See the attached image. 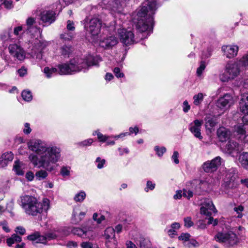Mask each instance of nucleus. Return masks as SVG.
I'll return each mask as SVG.
<instances>
[{
    "instance_id": "1",
    "label": "nucleus",
    "mask_w": 248,
    "mask_h": 248,
    "mask_svg": "<svg viewBox=\"0 0 248 248\" xmlns=\"http://www.w3.org/2000/svg\"><path fill=\"white\" fill-rule=\"evenodd\" d=\"M30 150L36 155L31 154L29 159L34 166L43 168L45 170L37 171L35 174L36 179L41 180L48 175L46 171H52L54 170V164L60 160L61 150L56 145H48L40 140L33 139L28 142Z\"/></svg>"
},
{
    "instance_id": "2",
    "label": "nucleus",
    "mask_w": 248,
    "mask_h": 248,
    "mask_svg": "<svg viewBox=\"0 0 248 248\" xmlns=\"http://www.w3.org/2000/svg\"><path fill=\"white\" fill-rule=\"evenodd\" d=\"M147 6H143L137 14L138 22L136 29L140 33L147 32L153 30L154 26L153 15L156 11V4L155 0H147Z\"/></svg>"
},
{
    "instance_id": "3",
    "label": "nucleus",
    "mask_w": 248,
    "mask_h": 248,
    "mask_svg": "<svg viewBox=\"0 0 248 248\" xmlns=\"http://www.w3.org/2000/svg\"><path fill=\"white\" fill-rule=\"evenodd\" d=\"M102 61L100 57L88 56L86 60L76 58L70 60L69 63H65L58 65L60 75H72L81 71L83 69H87L93 65H98Z\"/></svg>"
},
{
    "instance_id": "4",
    "label": "nucleus",
    "mask_w": 248,
    "mask_h": 248,
    "mask_svg": "<svg viewBox=\"0 0 248 248\" xmlns=\"http://www.w3.org/2000/svg\"><path fill=\"white\" fill-rule=\"evenodd\" d=\"M241 63V60L239 62L227 63L225 67L224 72L219 76L220 80L223 82H226L235 79L240 74Z\"/></svg>"
},
{
    "instance_id": "5",
    "label": "nucleus",
    "mask_w": 248,
    "mask_h": 248,
    "mask_svg": "<svg viewBox=\"0 0 248 248\" xmlns=\"http://www.w3.org/2000/svg\"><path fill=\"white\" fill-rule=\"evenodd\" d=\"M110 30L114 31H115L116 30H118L120 41L126 46L137 43L140 40L144 38L143 34H141V36H140L139 37L137 36L135 37L132 31H127L124 29L119 28L118 26L116 24V21H114L113 24L110 25Z\"/></svg>"
},
{
    "instance_id": "6",
    "label": "nucleus",
    "mask_w": 248,
    "mask_h": 248,
    "mask_svg": "<svg viewBox=\"0 0 248 248\" xmlns=\"http://www.w3.org/2000/svg\"><path fill=\"white\" fill-rule=\"evenodd\" d=\"M84 28L86 30L87 35L91 37V40L93 42H96L101 31V20L97 17H93L91 19L86 18L84 20Z\"/></svg>"
},
{
    "instance_id": "7",
    "label": "nucleus",
    "mask_w": 248,
    "mask_h": 248,
    "mask_svg": "<svg viewBox=\"0 0 248 248\" xmlns=\"http://www.w3.org/2000/svg\"><path fill=\"white\" fill-rule=\"evenodd\" d=\"M215 240L226 247H233L239 243L236 234L232 232H219L215 236Z\"/></svg>"
},
{
    "instance_id": "8",
    "label": "nucleus",
    "mask_w": 248,
    "mask_h": 248,
    "mask_svg": "<svg viewBox=\"0 0 248 248\" xmlns=\"http://www.w3.org/2000/svg\"><path fill=\"white\" fill-rule=\"evenodd\" d=\"M50 207V202L48 199L45 198L42 202L37 201L35 204L33 205L28 215L32 216H36L42 214L43 212H46Z\"/></svg>"
},
{
    "instance_id": "9",
    "label": "nucleus",
    "mask_w": 248,
    "mask_h": 248,
    "mask_svg": "<svg viewBox=\"0 0 248 248\" xmlns=\"http://www.w3.org/2000/svg\"><path fill=\"white\" fill-rule=\"evenodd\" d=\"M235 99L230 93H226L220 97L217 102V106L221 109H228L234 104Z\"/></svg>"
},
{
    "instance_id": "10",
    "label": "nucleus",
    "mask_w": 248,
    "mask_h": 248,
    "mask_svg": "<svg viewBox=\"0 0 248 248\" xmlns=\"http://www.w3.org/2000/svg\"><path fill=\"white\" fill-rule=\"evenodd\" d=\"M21 206L25 212L28 214L33 205L35 204L37 199L32 196L25 195L21 197Z\"/></svg>"
},
{
    "instance_id": "11",
    "label": "nucleus",
    "mask_w": 248,
    "mask_h": 248,
    "mask_svg": "<svg viewBox=\"0 0 248 248\" xmlns=\"http://www.w3.org/2000/svg\"><path fill=\"white\" fill-rule=\"evenodd\" d=\"M45 46V45L43 42L38 39H35L33 42L29 54L33 58L40 59L42 58L41 51Z\"/></svg>"
},
{
    "instance_id": "12",
    "label": "nucleus",
    "mask_w": 248,
    "mask_h": 248,
    "mask_svg": "<svg viewBox=\"0 0 248 248\" xmlns=\"http://www.w3.org/2000/svg\"><path fill=\"white\" fill-rule=\"evenodd\" d=\"M221 160L222 159L220 156H217L211 161H208L204 163L202 168L206 172L215 171L221 165Z\"/></svg>"
},
{
    "instance_id": "13",
    "label": "nucleus",
    "mask_w": 248,
    "mask_h": 248,
    "mask_svg": "<svg viewBox=\"0 0 248 248\" xmlns=\"http://www.w3.org/2000/svg\"><path fill=\"white\" fill-rule=\"evenodd\" d=\"M8 49L10 54L19 61H22L25 58V52L23 49L17 44L9 45Z\"/></svg>"
},
{
    "instance_id": "14",
    "label": "nucleus",
    "mask_w": 248,
    "mask_h": 248,
    "mask_svg": "<svg viewBox=\"0 0 248 248\" xmlns=\"http://www.w3.org/2000/svg\"><path fill=\"white\" fill-rule=\"evenodd\" d=\"M124 0H102V3L105 8L115 13L121 12L122 7L121 2Z\"/></svg>"
},
{
    "instance_id": "15",
    "label": "nucleus",
    "mask_w": 248,
    "mask_h": 248,
    "mask_svg": "<svg viewBox=\"0 0 248 248\" xmlns=\"http://www.w3.org/2000/svg\"><path fill=\"white\" fill-rule=\"evenodd\" d=\"M118 43V39L115 36L111 35L100 39L99 45L105 49H109L112 48Z\"/></svg>"
},
{
    "instance_id": "16",
    "label": "nucleus",
    "mask_w": 248,
    "mask_h": 248,
    "mask_svg": "<svg viewBox=\"0 0 248 248\" xmlns=\"http://www.w3.org/2000/svg\"><path fill=\"white\" fill-rule=\"evenodd\" d=\"M212 212L217 213V210L215 208L212 201L210 199H205L202 204L200 212L206 216H210Z\"/></svg>"
},
{
    "instance_id": "17",
    "label": "nucleus",
    "mask_w": 248,
    "mask_h": 248,
    "mask_svg": "<svg viewBox=\"0 0 248 248\" xmlns=\"http://www.w3.org/2000/svg\"><path fill=\"white\" fill-rule=\"evenodd\" d=\"M221 50L224 56L227 58L231 59L237 56L239 47L237 45L223 46L221 47Z\"/></svg>"
},
{
    "instance_id": "18",
    "label": "nucleus",
    "mask_w": 248,
    "mask_h": 248,
    "mask_svg": "<svg viewBox=\"0 0 248 248\" xmlns=\"http://www.w3.org/2000/svg\"><path fill=\"white\" fill-rule=\"evenodd\" d=\"M202 124V121L195 120L190 124L189 127L190 131L196 138L201 140L202 139V136L201 135V129Z\"/></svg>"
},
{
    "instance_id": "19",
    "label": "nucleus",
    "mask_w": 248,
    "mask_h": 248,
    "mask_svg": "<svg viewBox=\"0 0 248 248\" xmlns=\"http://www.w3.org/2000/svg\"><path fill=\"white\" fill-rule=\"evenodd\" d=\"M224 151L228 154L239 152L243 150V145L233 140H230L226 144Z\"/></svg>"
},
{
    "instance_id": "20",
    "label": "nucleus",
    "mask_w": 248,
    "mask_h": 248,
    "mask_svg": "<svg viewBox=\"0 0 248 248\" xmlns=\"http://www.w3.org/2000/svg\"><path fill=\"white\" fill-rule=\"evenodd\" d=\"M55 15L52 10L44 11L41 14V20L46 24L50 25L55 21Z\"/></svg>"
},
{
    "instance_id": "21",
    "label": "nucleus",
    "mask_w": 248,
    "mask_h": 248,
    "mask_svg": "<svg viewBox=\"0 0 248 248\" xmlns=\"http://www.w3.org/2000/svg\"><path fill=\"white\" fill-rule=\"evenodd\" d=\"M234 132L240 135L239 138L245 139L247 136V131L248 130V124L241 123L234 126Z\"/></svg>"
},
{
    "instance_id": "22",
    "label": "nucleus",
    "mask_w": 248,
    "mask_h": 248,
    "mask_svg": "<svg viewBox=\"0 0 248 248\" xmlns=\"http://www.w3.org/2000/svg\"><path fill=\"white\" fill-rule=\"evenodd\" d=\"M86 213L81 211L79 207L74 208L72 214V221L75 224L79 223L84 217Z\"/></svg>"
},
{
    "instance_id": "23",
    "label": "nucleus",
    "mask_w": 248,
    "mask_h": 248,
    "mask_svg": "<svg viewBox=\"0 0 248 248\" xmlns=\"http://www.w3.org/2000/svg\"><path fill=\"white\" fill-rule=\"evenodd\" d=\"M231 135V132L224 127H220L217 130V136L221 142H224L228 140Z\"/></svg>"
},
{
    "instance_id": "24",
    "label": "nucleus",
    "mask_w": 248,
    "mask_h": 248,
    "mask_svg": "<svg viewBox=\"0 0 248 248\" xmlns=\"http://www.w3.org/2000/svg\"><path fill=\"white\" fill-rule=\"evenodd\" d=\"M240 108L243 113H248V93H245L241 95L240 101Z\"/></svg>"
},
{
    "instance_id": "25",
    "label": "nucleus",
    "mask_w": 248,
    "mask_h": 248,
    "mask_svg": "<svg viewBox=\"0 0 248 248\" xmlns=\"http://www.w3.org/2000/svg\"><path fill=\"white\" fill-rule=\"evenodd\" d=\"M14 158V155L12 152H7L2 154L0 157V165L1 167H4L11 162Z\"/></svg>"
},
{
    "instance_id": "26",
    "label": "nucleus",
    "mask_w": 248,
    "mask_h": 248,
    "mask_svg": "<svg viewBox=\"0 0 248 248\" xmlns=\"http://www.w3.org/2000/svg\"><path fill=\"white\" fill-rule=\"evenodd\" d=\"M59 236V235L55 232H48L44 235H41L39 239V242H40V243L46 244L47 241L56 239Z\"/></svg>"
},
{
    "instance_id": "27",
    "label": "nucleus",
    "mask_w": 248,
    "mask_h": 248,
    "mask_svg": "<svg viewBox=\"0 0 248 248\" xmlns=\"http://www.w3.org/2000/svg\"><path fill=\"white\" fill-rule=\"evenodd\" d=\"M71 232L74 234L77 235L83 238L89 237V236L88 235L89 232L85 229H83L80 228H73L71 230Z\"/></svg>"
},
{
    "instance_id": "28",
    "label": "nucleus",
    "mask_w": 248,
    "mask_h": 248,
    "mask_svg": "<svg viewBox=\"0 0 248 248\" xmlns=\"http://www.w3.org/2000/svg\"><path fill=\"white\" fill-rule=\"evenodd\" d=\"M238 161L244 168L248 170V153L244 152L240 154Z\"/></svg>"
},
{
    "instance_id": "29",
    "label": "nucleus",
    "mask_w": 248,
    "mask_h": 248,
    "mask_svg": "<svg viewBox=\"0 0 248 248\" xmlns=\"http://www.w3.org/2000/svg\"><path fill=\"white\" fill-rule=\"evenodd\" d=\"M72 51L71 46L63 45L60 48V53L64 58H68Z\"/></svg>"
},
{
    "instance_id": "30",
    "label": "nucleus",
    "mask_w": 248,
    "mask_h": 248,
    "mask_svg": "<svg viewBox=\"0 0 248 248\" xmlns=\"http://www.w3.org/2000/svg\"><path fill=\"white\" fill-rule=\"evenodd\" d=\"M23 164L19 161H16L15 162L13 170L16 172V174L18 175H23L24 174V171L23 170Z\"/></svg>"
},
{
    "instance_id": "31",
    "label": "nucleus",
    "mask_w": 248,
    "mask_h": 248,
    "mask_svg": "<svg viewBox=\"0 0 248 248\" xmlns=\"http://www.w3.org/2000/svg\"><path fill=\"white\" fill-rule=\"evenodd\" d=\"M57 69L54 67H46L44 69V73L47 78H50L55 75L57 72Z\"/></svg>"
},
{
    "instance_id": "32",
    "label": "nucleus",
    "mask_w": 248,
    "mask_h": 248,
    "mask_svg": "<svg viewBox=\"0 0 248 248\" xmlns=\"http://www.w3.org/2000/svg\"><path fill=\"white\" fill-rule=\"evenodd\" d=\"M22 241L21 237L16 234H13L11 237L6 240V243L8 246L11 247L15 243L20 242Z\"/></svg>"
},
{
    "instance_id": "33",
    "label": "nucleus",
    "mask_w": 248,
    "mask_h": 248,
    "mask_svg": "<svg viewBox=\"0 0 248 248\" xmlns=\"http://www.w3.org/2000/svg\"><path fill=\"white\" fill-rule=\"evenodd\" d=\"M205 127L207 129L211 130L213 127L216 126L217 124L216 120L215 118L207 117L205 119Z\"/></svg>"
},
{
    "instance_id": "34",
    "label": "nucleus",
    "mask_w": 248,
    "mask_h": 248,
    "mask_svg": "<svg viewBox=\"0 0 248 248\" xmlns=\"http://www.w3.org/2000/svg\"><path fill=\"white\" fill-rule=\"evenodd\" d=\"M104 236L106 239L109 240L115 237V230L112 227L107 228L104 232Z\"/></svg>"
},
{
    "instance_id": "35",
    "label": "nucleus",
    "mask_w": 248,
    "mask_h": 248,
    "mask_svg": "<svg viewBox=\"0 0 248 248\" xmlns=\"http://www.w3.org/2000/svg\"><path fill=\"white\" fill-rule=\"evenodd\" d=\"M40 236H41V235H40L38 232H35L33 234L28 235L27 236V239L32 241L33 244L35 243H40V242H39V239Z\"/></svg>"
},
{
    "instance_id": "36",
    "label": "nucleus",
    "mask_w": 248,
    "mask_h": 248,
    "mask_svg": "<svg viewBox=\"0 0 248 248\" xmlns=\"http://www.w3.org/2000/svg\"><path fill=\"white\" fill-rule=\"evenodd\" d=\"M203 99V95L202 93H199L193 96V104L196 106L199 105Z\"/></svg>"
},
{
    "instance_id": "37",
    "label": "nucleus",
    "mask_w": 248,
    "mask_h": 248,
    "mask_svg": "<svg viewBox=\"0 0 248 248\" xmlns=\"http://www.w3.org/2000/svg\"><path fill=\"white\" fill-rule=\"evenodd\" d=\"M22 97L26 101H31L32 99L31 93L29 90H24L22 93Z\"/></svg>"
},
{
    "instance_id": "38",
    "label": "nucleus",
    "mask_w": 248,
    "mask_h": 248,
    "mask_svg": "<svg viewBox=\"0 0 248 248\" xmlns=\"http://www.w3.org/2000/svg\"><path fill=\"white\" fill-rule=\"evenodd\" d=\"M74 36V33L72 32H64L60 35V37L63 41H70Z\"/></svg>"
},
{
    "instance_id": "39",
    "label": "nucleus",
    "mask_w": 248,
    "mask_h": 248,
    "mask_svg": "<svg viewBox=\"0 0 248 248\" xmlns=\"http://www.w3.org/2000/svg\"><path fill=\"white\" fill-rule=\"evenodd\" d=\"M86 193L83 191H81L79 193L76 194L74 197V200L76 202H82L86 197Z\"/></svg>"
},
{
    "instance_id": "40",
    "label": "nucleus",
    "mask_w": 248,
    "mask_h": 248,
    "mask_svg": "<svg viewBox=\"0 0 248 248\" xmlns=\"http://www.w3.org/2000/svg\"><path fill=\"white\" fill-rule=\"evenodd\" d=\"M93 135H96L97 136V138H98V140L100 142H105L108 139V136H107L106 135H103L102 133H101L98 131H94L93 133Z\"/></svg>"
},
{
    "instance_id": "41",
    "label": "nucleus",
    "mask_w": 248,
    "mask_h": 248,
    "mask_svg": "<svg viewBox=\"0 0 248 248\" xmlns=\"http://www.w3.org/2000/svg\"><path fill=\"white\" fill-rule=\"evenodd\" d=\"M199 243L194 239H191L189 240L187 243H185V246L187 248H191L192 247H198L199 246Z\"/></svg>"
},
{
    "instance_id": "42",
    "label": "nucleus",
    "mask_w": 248,
    "mask_h": 248,
    "mask_svg": "<svg viewBox=\"0 0 248 248\" xmlns=\"http://www.w3.org/2000/svg\"><path fill=\"white\" fill-rule=\"evenodd\" d=\"M35 22V20L33 18L29 17L27 19L26 25L27 26V31L31 32V29H33V25Z\"/></svg>"
},
{
    "instance_id": "43",
    "label": "nucleus",
    "mask_w": 248,
    "mask_h": 248,
    "mask_svg": "<svg viewBox=\"0 0 248 248\" xmlns=\"http://www.w3.org/2000/svg\"><path fill=\"white\" fill-rule=\"evenodd\" d=\"M190 235L188 233H183L178 237L179 240L183 241L184 245L189 240Z\"/></svg>"
},
{
    "instance_id": "44",
    "label": "nucleus",
    "mask_w": 248,
    "mask_h": 248,
    "mask_svg": "<svg viewBox=\"0 0 248 248\" xmlns=\"http://www.w3.org/2000/svg\"><path fill=\"white\" fill-rule=\"evenodd\" d=\"M206 67L205 62L203 61L201 62L200 66L197 68L196 73L198 77L202 75L203 71Z\"/></svg>"
},
{
    "instance_id": "45",
    "label": "nucleus",
    "mask_w": 248,
    "mask_h": 248,
    "mask_svg": "<svg viewBox=\"0 0 248 248\" xmlns=\"http://www.w3.org/2000/svg\"><path fill=\"white\" fill-rule=\"evenodd\" d=\"M155 150L158 156H161L166 151V149L164 147H159L156 146L155 147Z\"/></svg>"
},
{
    "instance_id": "46",
    "label": "nucleus",
    "mask_w": 248,
    "mask_h": 248,
    "mask_svg": "<svg viewBox=\"0 0 248 248\" xmlns=\"http://www.w3.org/2000/svg\"><path fill=\"white\" fill-rule=\"evenodd\" d=\"M155 184L151 181H148L146 184V186L144 188L145 192H148L149 190H153L155 187Z\"/></svg>"
},
{
    "instance_id": "47",
    "label": "nucleus",
    "mask_w": 248,
    "mask_h": 248,
    "mask_svg": "<svg viewBox=\"0 0 248 248\" xmlns=\"http://www.w3.org/2000/svg\"><path fill=\"white\" fill-rule=\"evenodd\" d=\"M185 226L186 228H190L192 227L194 223L191 220V218L189 217H185L184 219Z\"/></svg>"
},
{
    "instance_id": "48",
    "label": "nucleus",
    "mask_w": 248,
    "mask_h": 248,
    "mask_svg": "<svg viewBox=\"0 0 248 248\" xmlns=\"http://www.w3.org/2000/svg\"><path fill=\"white\" fill-rule=\"evenodd\" d=\"M97 163V167L98 169H102L104 167V165L106 162V160L104 159H101L100 157H97L95 161Z\"/></svg>"
},
{
    "instance_id": "49",
    "label": "nucleus",
    "mask_w": 248,
    "mask_h": 248,
    "mask_svg": "<svg viewBox=\"0 0 248 248\" xmlns=\"http://www.w3.org/2000/svg\"><path fill=\"white\" fill-rule=\"evenodd\" d=\"M93 142V140L92 139H89L79 142L78 144L81 146H86L91 145Z\"/></svg>"
},
{
    "instance_id": "50",
    "label": "nucleus",
    "mask_w": 248,
    "mask_h": 248,
    "mask_svg": "<svg viewBox=\"0 0 248 248\" xmlns=\"http://www.w3.org/2000/svg\"><path fill=\"white\" fill-rule=\"evenodd\" d=\"M66 29L67 31L71 32L74 31L75 29L74 22L72 21L68 20L67 22Z\"/></svg>"
},
{
    "instance_id": "51",
    "label": "nucleus",
    "mask_w": 248,
    "mask_h": 248,
    "mask_svg": "<svg viewBox=\"0 0 248 248\" xmlns=\"http://www.w3.org/2000/svg\"><path fill=\"white\" fill-rule=\"evenodd\" d=\"M113 72L117 78H123L124 77L123 73L121 72L120 69L118 67L114 68Z\"/></svg>"
},
{
    "instance_id": "52",
    "label": "nucleus",
    "mask_w": 248,
    "mask_h": 248,
    "mask_svg": "<svg viewBox=\"0 0 248 248\" xmlns=\"http://www.w3.org/2000/svg\"><path fill=\"white\" fill-rule=\"evenodd\" d=\"M23 131L24 133L26 135H28L31 132V129L30 127V124L29 123H26L25 124L24 128L23 129Z\"/></svg>"
},
{
    "instance_id": "53",
    "label": "nucleus",
    "mask_w": 248,
    "mask_h": 248,
    "mask_svg": "<svg viewBox=\"0 0 248 248\" xmlns=\"http://www.w3.org/2000/svg\"><path fill=\"white\" fill-rule=\"evenodd\" d=\"M3 4L4 7L7 9H11L14 6L13 1L11 0L4 1Z\"/></svg>"
},
{
    "instance_id": "54",
    "label": "nucleus",
    "mask_w": 248,
    "mask_h": 248,
    "mask_svg": "<svg viewBox=\"0 0 248 248\" xmlns=\"http://www.w3.org/2000/svg\"><path fill=\"white\" fill-rule=\"evenodd\" d=\"M183 196L189 199L193 196V192L190 190L184 189L183 191Z\"/></svg>"
},
{
    "instance_id": "55",
    "label": "nucleus",
    "mask_w": 248,
    "mask_h": 248,
    "mask_svg": "<svg viewBox=\"0 0 248 248\" xmlns=\"http://www.w3.org/2000/svg\"><path fill=\"white\" fill-rule=\"evenodd\" d=\"M61 173L63 176H68L70 174L69 169L67 167H63L61 170Z\"/></svg>"
},
{
    "instance_id": "56",
    "label": "nucleus",
    "mask_w": 248,
    "mask_h": 248,
    "mask_svg": "<svg viewBox=\"0 0 248 248\" xmlns=\"http://www.w3.org/2000/svg\"><path fill=\"white\" fill-rule=\"evenodd\" d=\"M0 226L2 227V229L6 232H10V229L7 225V223L6 221H3L0 222Z\"/></svg>"
},
{
    "instance_id": "57",
    "label": "nucleus",
    "mask_w": 248,
    "mask_h": 248,
    "mask_svg": "<svg viewBox=\"0 0 248 248\" xmlns=\"http://www.w3.org/2000/svg\"><path fill=\"white\" fill-rule=\"evenodd\" d=\"M15 231L17 233H19L20 235H23L25 233L26 230L23 227L18 226L16 228Z\"/></svg>"
},
{
    "instance_id": "58",
    "label": "nucleus",
    "mask_w": 248,
    "mask_h": 248,
    "mask_svg": "<svg viewBox=\"0 0 248 248\" xmlns=\"http://www.w3.org/2000/svg\"><path fill=\"white\" fill-rule=\"evenodd\" d=\"M179 157V153L177 151H174L173 152V154L172 155V159L173 160L174 162L178 164L179 163V160L178 159Z\"/></svg>"
},
{
    "instance_id": "59",
    "label": "nucleus",
    "mask_w": 248,
    "mask_h": 248,
    "mask_svg": "<svg viewBox=\"0 0 248 248\" xmlns=\"http://www.w3.org/2000/svg\"><path fill=\"white\" fill-rule=\"evenodd\" d=\"M23 30V27L21 26H19L15 27L14 29V34L16 36H18Z\"/></svg>"
},
{
    "instance_id": "60",
    "label": "nucleus",
    "mask_w": 248,
    "mask_h": 248,
    "mask_svg": "<svg viewBox=\"0 0 248 248\" xmlns=\"http://www.w3.org/2000/svg\"><path fill=\"white\" fill-rule=\"evenodd\" d=\"M183 111L185 112H187L188 111V110L190 108V106L189 105L187 101L185 100L183 102Z\"/></svg>"
},
{
    "instance_id": "61",
    "label": "nucleus",
    "mask_w": 248,
    "mask_h": 248,
    "mask_svg": "<svg viewBox=\"0 0 248 248\" xmlns=\"http://www.w3.org/2000/svg\"><path fill=\"white\" fill-rule=\"evenodd\" d=\"M26 178L30 181L33 180L34 178V175L32 171H28L26 174Z\"/></svg>"
},
{
    "instance_id": "62",
    "label": "nucleus",
    "mask_w": 248,
    "mask_h": 248,
    "mask_svg": "<svg viewBox=\"0 0 248 248\" xmlns=\"http://www.w3.org/2000/svg\"><path fill=\"white\" fill-rule=\"evenodd\" d=\"M241 62L244 66H248V54L241 59Z\"/></svg>"
},
{
    "instance_id": "63",
    "label": "nucleus",
    "mask_w": 248,
    "mask_h": 248,
    "mask_svg": "<svg viewBox=\"0 0 248 248\" xmlns=\"http://www.w3.org/2000/svg\"><path fill=\"white\" fill-rule=\"evenodd\" d=\"M209 217L208 218V224H213V226H216L218 223V221L217 219L214 220V218L213 217L210 216H208Z\"/></svg>"
},
{
    "instance_id": "64",
    "label": "nucleus",
    "mask_w": 248,
    "mask_h": 248,
    "mask_svg": "<svg viewBox=\"0 0 248 248\" xmlns=\"http://www.w3.org/2000/svg\"><path fill=\"white\" fill-rule=\"evenodd\" d=\"M81 247L83 248H93V244L90 242H83L81 244Z\"/></svg>"
}]
</instances>
